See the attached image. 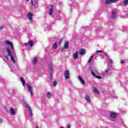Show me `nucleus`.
Returning a JSON list of instances; mask_svg holds the SVG:
<instances>
[{
    "label": "nucleus",
    "mask_w": 128,
    "mask_h": 128,
    "mask_svg": "<svg viewBox=\"0 0 128 128\" xmlns=\"http://www.w3.org/2000/svg\"><path fill=\"white\" fill-rule=\"evenodd\" d=\"M62 39H61L60 40V44H62Z\"/></svg>",
    "instance_id": "38"
},
{
    "label": "nucleus",
    "mask_w": 128,
    "mask_h": 128,
    "mask_svg": "<svg viewBox=\"0 0 128 128\" xmlns=\"http://www.w3.org/2000/svg\"><path fill=\"white\" fill-rule=\"evenodd\" d=\"M7 52H8L9 56L10 57V60L14 62L16 64V60L14 58H16V52H10V50L9 48L7 49Z\"/></svg>",
    "instance_id": "1"
},
{
    "label": "nucleus",
    "mask_w": 128,
    "mask_h": 128,
    "mask_svg": "<svg viewBox=\"0 0 128 128\" xmlns=\"http://www.w3.org/2000/svg\"><path fill=\"white\" fill-rule=\"evenodd\" d=\"M92 92L94 94H100V92L96 87H93Z\"/></svg>",
    "instance_id": "10"
},
{
    "label": "nucleus",
    "mask_w": 128,
    "mask_h": 128,
    "mask_svg": "<svg viewBox=\"0 0 128 128\" xmlns=\"http://www.w3.org/2000/svg\"><path fill=\"white\" fill-rule=\"evenodd\" d=\"M38 57H35L34 58V60L32 61L33 64H36V62H38Z\"/></svg>",
    "instance_id": "22"
},
{
    "label": "nucleus",
    "mask_w": 128,
    "mask_h": 128,
    "mask_svg": "<svg viewBox=\"0 0 128 128\" xmlns=\"http://www.w3.org/2000/svg\"><path fill=\"white\" fill-rule=\"evenodd\" d=\"M46 96L47 98H52V94L50 92H48Z\"/></svg>",
    "instance_id": "24"
},
{
    "label": "nucleus",
    "mask_w": 128,
    "mask_h": 128,
    "mask_svg": "<svg viewBox=\"0 0 128 128\" xmlns=\"http://www.w3.org/2000/svg\"><path fill=\"white\" fill-rule=\"evenodd\" d=\"M108 62H110V64H112V59H108Z\"/></svg>",
    "instance_id": "30"
},
{
    "label": "nucleus",
    "mask_w": 128,
    "mask_h": 128,
    "mask_svg": "<svg viewBox=\"0 0 128 128\" xmlns=\"http://www.w3.org/2000/svg\"><path fill=\"white\" fill-rule=\"evenodd\" d=\"M78 51H76V53L73 54L74 60H76V58H78Z\"/></svg>",
    "instance_id": "18"
},
{
    "label": "nucleus",
    "mask_w": 128,
    "mask_h": 128,
    "mask_svg": "<svg viewBox=\"0 0 128 128\" xmlns=\"http://www.w3.org/2000/svg\"><path fill=\"white\" fill-rule=\"evenodd\" d=\"M64 76L66 80H68L70 78V72L68 70H66L64 72Z\"/></svg>",
    "instance_id": "5"
},
{
    "label": "nucleus",
    "mask_w": 128,
    "mask_h": 128,
    "mask_svg": "<svg viewBox=\"0 0 128 128\" xmlns=\"http://www.w3.org/2000/svg\"><path fill=\"white\" fill-rule=\"evenodd\" d=\"M53 86H56V81H54L53 82Z\"/></svg>",
    "instance_id": "31"
},
{
    "label": "nucleus",
    "mask_w": 128,
    "mask_h": 128,
    "mask_svg": "<svg viewBox=\"0 0 128 128\" xmlns=\"http://www.w3.org/2000/svg\"><path fill=\"white\" fill-rule=\"evenodd\" d=\"M124 6H128V0H124Z\"/></svg>",
    "instance_id": "27"
},
{
    "label": "nucleus",
    "mask_w": 128,
    "mask_h": 128,
    "mask_svg": "<svg viewBox=\"0 0 128 128\" xmlns=\"http://www.w3.org/2000/svg\"><path fill=\"white\" fill-rule=\"evenodd\" d=\"M64 48H66V50H68V42H65Z\"/></svg>",
    "instance_id": "21"
},
{
    "label": "nucleus",
    "mask_w": 128,
    "mask_h": 128,
    "mask_svg": "<svg viewBox=\"0 0 128 128\" xmlns=\"http://www.w3.org/2000/svg\"><path fill=\"white\" fill-rule=\"evenodd\" d=\"M78 80L82 82V84L83 86H85L86 83L84 82V80H82V78L81 76H78Z\"/></svg>",
    "instance_id": "11"
},
{
    "label": "nucleus",
    "mask_w": 128,
    "mask_h": 128,
    "mask_svg": "<svg viewBox=\"0 0 128 128\" xmlns=\"http://www.w3.org/2000/svg\"><path fill=\"white\" fill-rule=\"evenodd\" d=\"M96 52H102V50H97Z\"/></svg>",
    "instance_id": "35"
},
{
    "label": "nucleus",
    "mask_w": 128,
    "mask_h": 128,
    "mask_svg": "<svg viewBox=\"0 0 128 128\" xmlns=\"http://www.w3.org/2000/svg\"><path fill=\"white\" fill-rule=\"evenodd\" d=\"M120 64H124V60H120Z\"/></svg>",
    "instance_id": "32"
},
{
    "label": "nucleus",
    "mask_w": 128,
    "mask_h": 128,
    "mask_svg": "<svg viewBox=\"0 0 128 128\" xmlns=\"http://www.w3.org/2000/svg\"><path fill=\"white\" fill-rule=\"evenodd\" d=\"M116 16V13L114 12H112L111 14V18L114 19Z\"/></svg>",
    "instance_id": "19"
},
{
    "label": "nucleus",
    "mask_w": 128,
    "mask_h": 128,
    "mask_svg": "<svg viewBox=\"0 0 128 128\" xmlns=\"http://www.w3.org/2000/svg\"><path fill=\"white\" fill-rule=\"evenodd\" d=\"M30 114V116H32V109H30L29 110Z\"/></svg>",
    "instance_id": "29"
},
{
    "label": "nucleus",
    "mask_w": 128,
    "mask_h": 128,
    "mask_svg": "<svg viewBox=\"0 0 128 128\" xmlns=\"http://www.w3.org/2000/svg\"><path fill=\"white\" fill-rule=\"evenodd\" d=\"M52 48L54 50H56L58 48V43L56 42L53 44Z\"/></svg>",
    "instance_id": "23"
},
{
    "label": "nucleus",
    "mask_w": 128,
    "mask_h": 128,
    "mask_svg": "<svg viewBox=\"0 0 128 128\" xmlns=\"http://www.w3.org/2000/svg\"><path fill=\"white\" fill-rule=\"evenodd\" d=\"M36 128H38V127H36Z\"/></svg>",
    "instance_id": "41"
},
{
    "label": "nucleus",
    "mask_w": 128,
    "mask_h": 128,
    "mask_svg": "<svg viewBox=\"0 0 128 128\" xmlns=\"http://www.w3.org/2000/svg\"><path fill=\"white\" fill-rule=\"evenodd\" d=\"M84 99L86 100V102H90V96H88V95H86Z\"/></svg>",
    "instance_id": "15"
},
{
    "label": "nucleus",
    "mask_w": 128,
    "mask_h": 128,
    "mask_svg": "<svg viewBox=\"0 0 128 128\" xmlns=\"http://www.w3.org/2000/svg\"><path fill=\"white\" fill-rule=\"evenodd\" d=\"M4 28V26H0V30H2Z\"/></svg>",
    "instance_id": "34"
},
{
    "label": "nucleus",
    "mask_w": 128,
    "mask_h": 128,
    "mask_svg": "<svg viewBox=\"0 0 128 128\" xmlns=\"http://www.w3.org/2000/svg\"><path fill=\"white\" fill-rule=\"evenodd\" d=\"M60 128H64V127H62V126H61V127H60Z\"/></svg>",
    "instance_id": "39"
},
{
    "label": "nucleus",
    "mask_w": 128,
    "mask_h": 128,
    "mask_svg": "<svg viewBox=\"0 0 128 128\" xmlns=\"http://www.w3.org/2000/svg\"><path fill=\"white\" fill-rule=\"evenodd\" d=\"M28 0H26V1H27V2H28Z\"/></svg>",
    "instance_id": "40"
},
{
    "label": "nucleus",
    "mask_w": 128,
    "mask_h": 128,
    "mask_svg": "<svg viewBox=\"0 0 128 128\" xmlns=\"http://www.w3.org/2000/svg\"><path fill=\"white\" fill-rule=\"evenodd\" d=\"M5 42L8 46H11L12 50H14V45L12 44V43L8 40L6 41Z\"/></svg>",
    "instance_id": "8"
},
{
    "label": "nucleus",
    "mask_w": 128,
    "mask_h": 128,
    "mask_svg": "<svg viewBox=\"0 0 128 128\" xmlns=\"http://www.w3.org/2000/svg\"><path fill=\"white\" fill-rule=\"evenodd\" d=\"M91 74H92V76H96V78H98V80H100V78H102V76H96V74L94 72V71H92Z\"/></svg>",
    "instance_id": "16"
},
{
    "label": "nucleus",
    "mask_w": 128,
    "mask_h": 128,
    "mask_svg": "<svg viewBox=\"0 0 128 128\" xmlns=\"http://www.w3.org/2000/svg\"><path fill=\"white\" fill-rule=\"evenodd\" d=\"M50 73L51 74V76H50V77L52 78V70H54L52 69V64H50Z\"/></svg>",
    "instance_id": "20"
},
{
    "label": "nucleus",
    "mask_w": 128,
    "mask_h": 128,
    "mask_svg": "<svg viewBox=\"0 0 128 128\" xmlns=\"http://www.w3.org/2000/svg\"><path fill=\"white\" fill-rule=\"evenodd\" d=\"M32 16H34V14L30 12H28L27 15L28 18L30 22H32Z\"/></svg>",
    "instance_id": "4"
},
{
    "label": "nucleus",
    "mask_w": 128,
    "mask_h": 128,
    "mask_svg": "<svg viewBox=\"0 0 128 128\" xmlns=\"http://www.w3.org/2000/svg\"><path fill=\"white\" fill-rule=\"evenodd\" d=\"M38 0H31L30 1V6L32 10H36L38 8Z\"/></svg>",
    "instance_id": "2"
},
{
    "label": "nucleus",
    "mask_w": 128,
    "mask_h": 128,
    "mask_svg": "<svg viewBox=\"0 0 128 128\" xmlns=\"http://www.w3.org/2000/svg\"><path fill=\"white\" fill-rule=\"evenodd\" d=\"M10 112L11 114V116H16V111H14V110L13 108H10Z\"/></svg>",
    "instance_id": "12"
},
{
    "label": "nucleus",
    "mask_w": 128,
    "mask_h": 128,
    "mask_svg": "<svg viewBox=\"0 0 128 128\" xmlns=\"http://www.w3.org/2000/svg\"><path fill=\"white\" fill-rule=\"evenodd\" d=\"M110 74H112V72L108 68L105 70V76H110Z\"/></svg>",
    "instance_id": "14"
},
{
    "label": "nucleus",
    "mask_w": 128,
    "mask_h": 128,
    "mask_svg": "<svg viewBox=\"0 0 128 128\" xmlns=\"http://www.w3.org/2000/svg\"><path fill=\"white\" fill-rule=\"evenodd\" d=\"M111 2H112V0H106V4H111Z\"/></svg>",
    "instance_id": "25"
},
{
    "label": "nucleus",
    "mask_w": 128,
    "mask_h": 128,
    "mask_svg": "<svg viewBox=\"0 0 128 128\" xmlns=\"http://www.w3.org/2000/svg\"><path fill=\"white\" fill-rule=\"evenodd\" d=\"M67 128H70V124L67 125Z\"/></svg>",
    "instance_id": "37"
},
{
    "label": "nucleus",
    "mask_w": 128,
    "mask_h": 128,
    "mask_svg": "<svg viewBox=\"0 0 128 128\" xmlns=\"http://www.w3.org/2000/svg\"><path fill=\"white\" fill-rule=\"evenodd\" d=\"M26 86L28 91L30 92L31 96H34V93H32V88L28 84H26Z\"/></svg>",
    "instance_id": "6"
},
{
    "label": "nucleus",
    "mask_w": 128,
    "mask_h": 128,
    "mask_svg": "<svg viewBox=\"0 0 128 128\" xmlns=\"http://www.w3.org/2000/svg\"><path fill=\"white\" fill-rule=\"evenodd\" d=\"M24 108H28V110H32V108H30V104H28L26 102H24Z\"/></svg>",
    "instance_id": "9"
},
{
    "label": "nucleus",
    "mask_w": 128,
    "mask_h": 128,
    "mask_svg": "<svg viewBox=\"0 0 128 128\" xmlns=\"http://www.w3.org/2000/svg\"><path fill=\"white\" fill-rule=\"evenodd\" d=\"M20 81L21 82H22V84L23 86H26V81H24V78H22V77H20Z\"/></svg>",
    "instance_id": "17"
},
{
    "label": "nucleus",
    "mask_w": 128,
    "mask_h": 128,
    "mask_svg": "<svg viewBox=\"0 0 128 128\" xmlns=\"http://www.w3.org/2000/svg\"><path fill=\"white\" fill-rule=\"evenodd\" d=\"M94 54H92V55L90 56L88 62H92V58H94Z\"/></svg>",
    "instance_id": "28"
},
{
    "label": "nucleus",
    "mask_w": 128,
    "mask_h": 128,
    "mask_svg": "<svg viewBox=\"0 0 128 128\" xmlns=\"http://www.w3.org/2000/svg\"><path fill=\"white\" fill-rule=\"evenodd\" d=\"M24 45L28 46H30L32 47L34 46V41L30 40L27 43H25Z\"/></svg>",
    "instance_id": "7"
},
{
    "label": "nucleus",
    "mask_w": 128,
    "mask_h": 128,
    "mask_svg": "<svg viewBox=\"0 0 128 128\" xmlns=\"http://www.w3.org/2000/svg\"><path fill=\"white\" fill-rule=\"evenodd\" d=\"M118 116V114L114 112H112L110 114V120L112 122H114L116 120V118Z\"/></svg>",
    "instance_id": "3"
},
{
    "label": "nucleus",
    "mask_w": 128,
    "mask_h": 128,
    "mask_svg": "<svg viewBox=\"0 0 128 128\" xmlns=\"http://www.w3.org/2000/svg\"><path fill=\"white\" fill-rule=\"evenodd\" d=\"M5 58H6V60H8V55H6L5 56Z\"/></svg>",
    "instance_id": "36"
},
{
    "label": "nucleus",
    "mask_w": 128,
    "mask_h": 128,
    "mask_svg": "<svg viewBox=\"0 0 128 128\" xmlns=\"http://www.w3.org/2000/svg\"><path fill=\"white\" fill-rule=\"evenodd\" d=\"M119 0H112V2H116L118 1Z\"/></svg>",
    "instance_id": "33"
},
{
    "label": "nucleus",
    "mask_w": 128,
    "mask_h": 128,
    "mask_svg": "<svg viewBox=\"0 0 128 128\" xmlns=\"http://www.w3.org/2000/svg\"><path fill=\"white\" fill-rule=\"evenodd\" d=\"M52 12H54V9L50 8L49 10V14L52 16Z\"/></svg>",
    "instance_id": "26"
},
{
    "label": "nucleus",
    "mask_w": 128,
    "mask_h": 128,
    "mask_svg": "<svg viewBox=\"0 0 128 128\" xmlns=\"http://www.w3.org/2000/svg\"><path fill=\"white\" fill-rule=\"evenodd\" d=\"M80 54V56H84V54H86V50L85 49H81L80 50V51L79 52Z\"/></svg>",
    "instance_id": "13"
}]
</instances>
